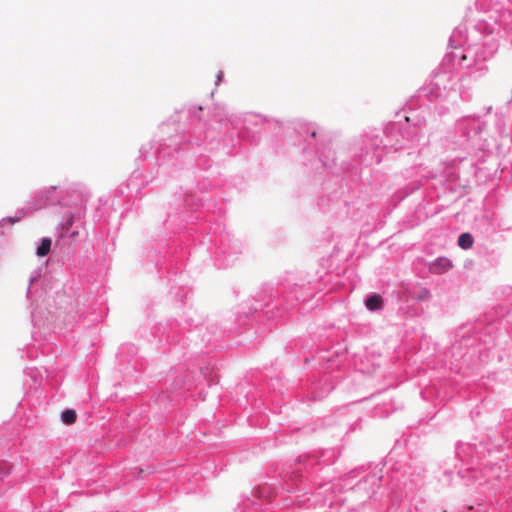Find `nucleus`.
<instances>
[{
    "label": "nucleus",
    "mask_w": 512,
    "mask_h": 512,
    "mask_svg": "<svg viewBox=\"0 0 512 512\" xmlns=\"http://www.w3.org/2000/svg\"><path fill=\"white\" fill-rule=\"evenodd\" d=\"M452 267L451 261L447 258H439L432 263L430 270L433 273L441 274L446 272Z\"/></svg>",
    "instance_id": "nucleus-1"
},
{
    "label": "nucleus",
    "mask_w": 512,
    "mask_h": 512,
    "mask_svg": "<svg viewBox=\"0 0 512 512\" xmlns=\"http://www.w3.org/2000/svg\"><path fill=\"white\" fill-rule=\"evenodd\" d=\"M383 300L379 295H372L366 300V307L369 310H378L382 308Z\"/></svg>",
    "instance_id": "nucleus-2"
},
{
    "label": "nucleus",
    "mask_w": 512,
    "mask_h": 512,
    "mask_svg": "<svg viewBox=\"0 0 512 512\" xmlns=\"http://www.w3.org/2000/svg\"><path fill=\"white\" fill-rule=\"evenodd\" d=\"M473 237L469 233H463L458 238V245L462 249H470L473 246Z\"/></svg>",
    "instance_id": "nucleus-3"
},
{
    "label": "nucleus",
    "mask_w": 512,
    "mask_h": 512,
    "mask_svg": "<svg viewBox=\"0 0 512 512\" xmlns=\"http://www.w3.org/2000/svg\"><path fill=\"white\" fill-rule=\"evenodd\" d=\"M51 244H52V241L50 238H43L41 241V244L37 248V255L39 257L46 256L50 252Z\"/></svg>",
    "instance_id": "nucleus-4"
},
{
    "label": "nucleus",
    "mask_w": 512,
    "mask_h": 512,
    "mask_svg": "<svg viewBox=\"0 0 512 512\" xmlns=\"http://www.w3.org/2000/svg\"><path fill=\"white\" fill-rule=\"evenodd\" d=\"M62 421L67 425H72L76 422L77 414L75 410L67 409L62 412L61 415Z\"/></svg>",
    "instance_id": "nucleus-5"
},
{
    "label": "nucleus",
    "mask_w": 512,
    "mask_h": 512,
    "mask_svg": "<svg viewBox=\"0 0 512 512\" xmlns=\"http://www.w3.org/2000/svg\"><path fill=\"white\" fill-rule=\"evenodd\" d=\"M12 470V466L6 462L0 463V481L7 477Z\"/></svg>",
    "instance_id": "nucleus-6"
},
{
    "label": "nucleus",
    "mask_w": 512,
    "mask_h": 512,
    "mask_svg": "<svg viewBox=\"0 0 512 512\" xmlns=\"http://www.w3.org/2000/svg\"><path fill=\"white\" fill-rule=\"evenodd\" d=\"M143 473V470L142 469H138V468H135L133 469V475L136 477V478H139L140 475Z\"/></svg>",
    "instance_id": "nucleus-7"
}]
</instances>
